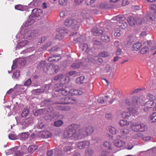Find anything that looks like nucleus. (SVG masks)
<instances>
[{
    "instance_id": "33",
    "label": "nucleus",
    "mask_w": 156,
    "mask_h": 156,
    "mask_svg": "<svg viewBox=\"0 0 156 156\" xmlns=\"http://www.w3.org/2000/svg\"><path fill=\"white\" fill-rule=\"evenodd\" d=\"M44 138H47L51 136L52 134L49 131H47L44 132L42 135Z\"/></svg>"
},
{
    "instance_id": "43",
    "label": "nucleus",
    "mask_w": 156,
    "mask_h": 156,
    "mask_svg": "<svg viewBox=\"0 0 156 156\" xmlns=\"http://www.w3.org/2000/svg\"><path fill=\"white\" fill-rule=\"evenodd\" d=\"M94 153L93 151L90 149H87L86 152V156H90L92 155Z\"/></svg>"
},
{
    "instance_id": "8",
    "label": "nucleus",
    "mask_w": 156,
    "mask_h": 156,
    "mask_svg": "<svg viewBox=\"0 0 156 156\" xmlns=\"http://www.w3.org/2000/svg\"><path fill=\"white\" fill-rule=\"evenodd\" d=\"M143 47L141 49L140 52L141 54H145L148 52L149 48L151 47L150 48L151 50H153L155 49L156 47L153 46V44L151 41H147L144 42L142 44Z\"/></svg>"
},
{
    "instance_id": "53",
    "label": "nucleus",
    "mask_w": 156,
    "mask_h": 156,
    "mask_svg": "<svg viewBox=\"0 0 156 156\" xmlns=\"http://www.w3.org/2000/svg\"><path fill=\"white\" fill-rule=\"evenodd\" d=\"M59 3L61 5H65L67 2V0H59Z\"/></svg>"
},
{
    "instance_id": "52",
    "label": "nucleus",
    "mask_w": 156,
    "mask_h": 156,
    "mask_svg": "<svg viewBox=\"0 0 156 156\" xmlns=\"http://www.w3.org/2000/svg\"><path fill=\"white\" fill-rule=\"evenodd\" d=\"M15 9L17 10L22 11L23 9V8L22 5H18L15 6Z\"/></svg>"
},
{
    "instance_id": "48",
    "label": "nucleus",
    "mask_w": 156,
    "mask_h": 156,
    "mask_svg": "<svg viewBox=\"0 0 156 156\" xmlns=\"http://www.w3.org/2000/svg\"><path fill=\"white\" fill-rule=\"evenodd\" d=\"M27 41H23L21 42H20L18 44V46L20 47H22L25 46L26 44L27 43Z\"/></svg>"
},
{
    "instance_id": "40",
    "label": "nucleus",
    "mask_w": 156,
    "mask_h": 156,
    "mask_svg": "<svg viewBox=\"0 0 156 156\" xmlns=\"http://www.w3.org/2000/svg\"><path fill=\"white\" fill-rule=\"evenodd\" d=\"M150 119L152 122L156 121V112H154L151 115Z\"/></svg>"
},
{
    "instance_id": "7",
    "label": "nucleus",
    "mask_w": 156,
    "mask_h": 156,
    "mask_svg": "<svg viewBox=\"0 0 156 156\" xmlns=\"http://www.w3.org/2000/svg\"><path fill=\"white\" fill-rule=\"evenodd\" d=\"M65 25L67 27L72 26V29L73 31L77 30L79 27L80 23L77 21L71 19H66L64 22Z\"/></svg>"
},
{
    "instance_id": "4",
    "label": "nucleus",
    "mask_w": 156,
    "mask_h": 156,
    "mask_svg": "<svg viewBox=\"0 0 156 156\" xmlns=\"http://www.w3.org/2000/svg\"><path fill=\"white\" fill-rule=\"evenodd\" d=\"M78 132L79 137L80 139L86 137L88 135L92 134L94 132V127L91 126H89L86 127L82 129H80Z\"/></svg>"
},
{
    "instance_id": "60",
    "label": "nucleus",
    "mask_w": 156,
    "mask_h": 156,
    "mask_svg": "<svg viewBox=\"0 0 156 156\" xmlns=\"http://www.w3.org/2000/svg\"><path fill=\"white\" fill-rule=\"evenodd\" d=\"M31 83V81L30 79H28L24 83V85L29 86L30 85Z\"/></svg>"
},
{
    "instance_id": "50",
    "label": "nucleus",
    "mask_w": 156,
    "mask_h": 156,
    "mask_svg": "<svg viewBox=\"0 0 156 156\" xmlns=\"http://www.w3.org/2000/svg\"><path fill=\"white\" fill-rule=\"evenodd\" d=\"M149 7L151 9L154 11V14L156 15V5L151 4L149 6Z\"/></svg>"
},
{
    "instance_id": "56",
    "label": "nucleus",
    "mask_w": 156,
    "mask_h": 156,
    "mask_svg": "<svg viewBox=\"0 0 156 156\" xmlns=\"http://www.w3.org/2000/svg\"><path fill=\"white\" fill-rule=\"evenodd\" d=\"M99 156H113V155H108V153L107 151H104Z\"/></svg>"
},
{
    "instance_id": "19",
    "label": "nucleus",
    "mask_w": 156,
    "mask_h": 156,
    "mask_svg": "<svg viewBox=\"0 0 156 156\" xmlns=\"http://www.w3.org/2000/svg\"><path fill=\"white\" fill-rule=\"evenodd\" d=\"M91 61L94 63L99 65L101 64L103 62L102 59L98 56H95L91 59Z\"/></svg>"
},
{
    "instance_id": "39",
    "label": "nucleus",
    "mask_w": 156,
    "mask_h": 156,
    "mask_svg": "<svg viewBox=\"0 0 156 156\" xmlns=\"http://www.w3.org/2000/svg\"><path fill=\"white\" fill-rule=\"evenodd\" d=\"M63 123V122L61 120L55 121L54 123V125L55 126L59 127L61 126Z\"/></svg>"
},
{
    "instance_id": "57",
    "label": "nucleus",
    "mask_w": 156,
    "mask_h": 156,
    "mask_svg": "<svg viewBox=\"0 0 156 156\" xmlns=\"http://www.w3.org/2000/svg\"><path fill=\"white\" fill-rule=\"evenodd\" d=\"M111 69V67L109 65L107 64L106 65L105 69V71L107 73Z\"/></svg>"
},
{
    "instance_id": "54",
    "label": "nucleus",
    "mask_w": 156,
    "mask_h": 156,
    "mask_svg": "<svg viewBox=\"0 0 156 156\" xmlns=\"http://www.w3.org/2000/svg\"><path fill=\"white\" fill-rule=\"evenodd\" d=\"M147 98L148 99L150 100H149L155 101V97L151 94H148Z\"/></svg>"
},
{
    "instance_id": "29",
    "label": "nucleus",
    "mask_w": 156,
    "mask_h": 156,
    "mask_svg": "<svg viewBox=\"0 0 156 156\" xmlns=\"http://www.w3.org/2000/svg\"><path fill=\"white\" fill-rule=\"evenodd\" d=\"M127 129H122L121 130V134L119 135V136L120 137L122 138H126V134L127 133Z\"/></svg>"
},
{
    "instance_id": "12",
    "label": "nucleus",
    "mask_w": 156,
    "mask_h": 156,
    "mask_svg": "<svg viewBox=\"0 0 156 156\" xmlns=\"http://www.w3.org/2000/svg\"><path fill=\"white\" fill-rule=\"evenodd\" d=\"M127 22L131 26H135V25H139L142 24L144 22L142 19L134 18L132 16H130L128 18Z\"/></svg>"
},
{
    "instance_id": "13",
    "label": "nucleus",
    "mask_w": 156,
    "mask_h": 156,
    "mask_svg": "<svg viewBox=\"0 0 156 156\" xmlns=\"http://www.w3.org/2000/svg\"><path fill=\"white\" fill-rule=\"evenodd\" d=\"M132 130L135 132L144 131L146 129V126L144 124H133L131 126Z\"/></svg>"
},
{
    "instance_id": "22",
    "label": "nucleus",
    "mask_w": 156,
    "mask_h": 156,
    "mask_svg": "<svg viewBox=\"0 0 156 156\" xmlns=\"http://www.w3.org/2000/svg\"><path fill=\"white\" fill-rule=\"evenodd\" d=\"M64 30H61L59 32H58L56 34V38L59 40H61L64 38L63 34L64 33Z\"/></svg>"
},
{
    "instance_id": "5",
    "label": "nucleus",
    "mask_w": 156,
    "mask_h": 156,
    "mask_svg": "<svg viewBox=\"0 0 156 156\" xmlns=\"http://www.w3.org/2000/svg\"><path fill=\"white\" fill-rule=\"evenodd\" d=\"M126 20V17L121 15L115 16L112 19V20L116 21L118 26L122 29H125L127 28V23Z\"/></svg>"
},
{
    "instance_id": "16",
    "label": "nucleus",
    "mask_w": 156,
    "mask_h": 156,
    "mask_svg": "<svg viewBox=\"0 0 156 156\" xmlns=\"http://www.w3.org/2000/svg\"><path fill=\"white\" fill-rule=\"evenodd\" d=\"M43 12L42 10L40 9H35L32 11L31 16L33 17H38Z\"/></svg>"
},
{
    "instance_id": "45",
    "label": "nucleus",
    "mask_w": 156,
    "mask_h": 156,
    "mask_svg": "<svg viewBox=\"0 0 156 156\" xmlns=\"http://www.w3.org/2000/svg\"><path fill=\"white\" fill-rule=\"evenodd\" d=\"M119 124L121 126H126L127 125V120L126 119L121 120L119 122Z\"/></svg>"
},
{
    "instance_id": "34",
    "label": "nucleus",
    "mask_w": 156,
    "mask_h": 156,
    "mask_svg": "<svg viewBox=\"0 0 156 156\" xmlns=\"http://www.w3.org/2000/svg\"><path fill=\"white\" fill-rule=\"evenodd\" d=\"M51 42L49 41L46 44L43 45L41 46V49H42V51L45 50L48 47H50L51 45Z\"/></svg>"
},
{
    "instance_id": "21",
    "label": "nucleus",
    "mask_w": 156,
    "mask_h": 156,
    "mask_svg": "<svg viewBox=\"0 0 156 156\" xmlns=\"http://www.w3.org/2000/svg\"><path fill=\"white\" fill-rule=\"evenodd\" d=\"M114 144L117 147H120L125 145V143L121 140H115L114 142Z\"/></svg>"
},
{
    "instance_id": "36",
    "label": "nucleus",
    "mask_w": 156,
    "mask_h": 156,
    "mask_svg": "<svg viewBox=\"0 0 156 156\" xmlns=\"http://www.w3.org/2000/svg\"><path fill=\"white\" fill-rule=\"evenodd\" d=\"M29 111L27 108H25L23 109L21 114V116L23 117H26L29 114Z\"/></svg>"
},
{
    "instance_id": "15",
    "label": "nucleus",
    "mask_w": 156,
    "mask_h": 156,
    "mask_svg": "<svg viewBox=\"0 0 156 156\" xmlns=\"http://www.w3.org/2000/svg\"><path fill=\"white\" fill-rule=\"evenodd\" d=\"M90 144V142L87 141H81L78 143L77 146L79 148L81 149L87 148Z\"/></svg>"
},
{
    "instance_id": "42",
    "label": "nucleus",
    "mask_w": 156,
    "mask_h": 156,
    "mask_svg": "<svg viewBox=\"0 0 156 156\" xmlns=\"http://www.w3.org/2000/svg\"><path fill=\"white\" fill-rule=\"evenodd\" d=\"M121 34L120 33V30L118 28H116L115 29V32L114 33V35L115 37H118L120 36Z\"/></svg>"
},
{
    "instance_id": "62",
    "label": "nucleus",
    "mask_w": 156,
    "mask_h": 156,
    "mask_svg": "<svg viewBox=\"0 0 156 156\" xmlns=\"http://www.w3.org/2000/svg\"><path fill=\"white\" fill-rule=\"evenodd\" d=\"M112 115L110 113L107 114L105 115L106 118L108 120H111L112 119Z\"/></svg>"
},
{
    "instance_id": "3",
    "label": "nucleus",
    "mask_w": 156,
    "mask_h": 156,
    "mask_svg": "<svg viewBox=\"0 0 156 156\" xmlns=\"http://www.w3.org/2000/svg\"><path fill=\"white\" fill-rule=\"evenodd\" d=\"M46 62L45 61H41L38 63L37 67L40 68H43V70L45 73H48L50 74L53 73H57L59 70V67L58 66L52 65L51 66L49 67L48 69H47V71L45 70V69L47 68L46 67Z\"/></svg>"
},
{
    "instance_id": "27",
    "label": "nucleus",
    "mask_w": 156,
    "mask_h": 156,
    "mask_svg": "<svg viewBox=\"0 0 156 156\" xmlns=\"http://www.w3.org/2000/svg\"><path fill=\"white\" fill-rule=\"evenodd\" d=\"M104 146L107 149L111 150L112 149V144L109 142L105 141L103 144Z\"/></svg>"
},
{
    "instance_id": "1",
    "label": "nucleus",
    "mask_w": 156,
    "mask_h": 156,
    "mask_svg": "<svg viewBox=\"0 0 156 156\" xmlns=\"http://www.w3.org/2000/svg\"><path fill=\"white\" fill-rule=\"evenodd\" d=\"M73 101L72 98L69 97H64L61 98L59 101L56 104H58L55 106L56 109L63 111H67L70 109L68 106H62L60 104H69L73 103Z\"/></svg>"
},
{
    "instance_id": "38",
    "label": "nucleus",
    "mask_w": 156,
    "mask_h": 156,
    "mask_svg": "<svg viewBox=\"0 0 156 156\" xmlns=\"http://www.w3.org/2000/svg\"><path fill=\"white\" fill-rule=\"evenodd\" d=\"M99 55L102 57H107L109 56V54L107 52L102 51L99 54Z\"/></svg>"
},
{
    "instance_id": "2",
    "label": "nucleus",
    "mask_w": 156,
    "mask_h": 156,
    "mask_svg": "<svg viewBox=\"0 0 156 156\" xmlns=\"http://www.w3.org/2000/svg\"><path fill=\"white\" fill-rule=\"evenodd\" d=\"M137 96L133 97L129 102H127V105L130 106V108L127 107V110L129 114L135 113L136 112V109L140 107V101Z\"/></svg>"
},
{
    "instance_id": "30",
    "label": "nucleus",
    "mask_w": 156,
    "mask_h": 156,
    "mask_svg": "<svg viewBox=\"0 0 156 156\" xmlns=\"http://www.w3.org/2000/svg\"><path fill=\"white\" fill-rule=\"evenodd\" d=\"M20 136L21 139L22 140H25L29 136V133L28 132L23 133H20Z\"/></svg>"
},
{
    "instance_id": "24",
    "label": "nucleus",
    "mask_w": 156,
    "mask_h": 156,
    "mask_svg": "<svg viewBox=\"0 0 156 156\" xmlns=\"http://www.w3.org/2000/svg\"><path fill=\"white\" fill-rule=\"evenodd\" d=\"M77 33H78L76 31L75 33H73V34L70 35V36L71 37H74L73 40L74 41H75L76 42H80L81 41V38L80 37L77 36Z\"/></svg>"
},
{
    "instance_id": "25",
    "label": "nucleus",
    "mask_w": 156,
    "mask_h": 156,
    "mask_svg": "<svg viewBox=\"0 0 156 156\" xmlns=\"http://www.w3.org/2000/svg\"><path fill=\"white\" fill-rule=\"evenodd\" d=\"M142 45V44L140 42L136 43L132 46L133 50L138 51L141 47Z\"/></svg>"
},
{
    "instance_id": "17",
    "label": "nucleus",
    "mask_w": 156,
    "mask_h": 156,
    "mask_svg": "<svg viewBox=\"0 0 156 156\" xmlns=\"http://www.w3.org/2000/svg\"><path fill=\"white\" fill-rule=\"evenodd\" d=\"M69 93L68 94L69 95L73 96L74 95H80L82 94L83 92L78 90L71 89L69 91Z\"/></svg>"
},
{
    "instance_id": "63",
    "label": "nucleus",
    "mask_w": 156,
    "mask_h": 156,
    "mask_svg": "<svg viewBox=\"0 0 156 156\" xmlns=\"http://www.w3.org/2000/svg\"><path fill=\"white\" fill-rule=\"evenodd\" d=\"M50 85H45L44 88V91L46 92H48L49 90L50 89Z\"/></svg>"
},
{
    "instance_id": "64",
    "label": "nucleus",
    "mask_w": 156,
    "mask_h": 156,
    "mask_svg": "<svg viewBox=\"0 0 156 156\" xmlns=\"http://www.w3.org/2000/svg\"><path fill=\"white\" fill-rule=\"evenodd\" d=\"M98 102L100 103L103 104L105 102V100L101 98H99L98 100Z\"/></svg>"
},
{
    "instance_id": "31",
    "label": "nucleus",
    "mask_w": 156,
    "mask_h": 156,
    "mask_svg": "<svg viewBox=\"0 0 156 156\" xmlns=\"http://www.w3.org/2000/svg\"><path fill=\"white\" fill-rule=\"evenodd\" d=\"M37 146L36 145L30 146L28 147V151L29 152L33 153L37 149Z\"/></svg>"
},
{
    "instance_id": "46",
    "label": "nucleus",
    "mask_w": 156,
    "mask_h": 156,
    "mask_svg": "<svg viewBox=\"0 0 156 156\" xmlns=\"http://www.w3.org/2000/svg\"><path fill=\"white\" fill-rule=\"evenodd\" d=\"M127 105L126 99L125 98L123 101L120 103V106L122 107L126 108Z\"/></svg>"
},
{
    "instance_id": "28",
    "label": "nucleus",
    "mask_w": 156,
    "mask_h": 156,
    "mask_svg": "<svg viewBox=\"0 0 156 156\" xmlns=\"http://www.w3.org/2000/svg\"><path fill=\"white\" fill-rule=\"evenodd\" d=\"M80 125L79 124H72L71 125L69 126V128H71L74 131H76L75 130L80 128Z\"/></svg>"
},
{
    "instance_id": "49",
    "label": "nucleus",
    "mask_w": 156,
    "mask_h": 156,
    "mask_svg": "<svg viewBox=\"0 0 156 156\" xmlns=\"http://www.w3.org/2000/svg\"><path fill=\"white\" fill-rule=\"evenodd\" d=\"M80 64L79 62L77 63H74L71 66V67L73 69H77L79 68Z\"/></svg>"
},
{
    "instance_id": "26",
    "label": "nucleus",
    "mask_w": 156,
    "mask_h": 156,
    "mask_svg": "<svg viewBox=\"0 0 156 156\" xmlns=\"http://www.w3.org/2000/svg\"><path fill=\"white\" fill-rule=\"evenodd\" d=\"M80 47L82 48V50L83 51H84L85 52H88L89 50L88 45L86 44H81Z\"/></svg>"
},
{
    "instance_id": "51",
    "label": "nucleus",
    "mask_w": 156,
    "mask_h": 156,
    "mask_svg": "<svg viewBox=\"0 0 156 156\" xmlns=\"http://www.w3.org/2000/svg\"><path fill=\"white\" fill-rule=\"evenodd\" d=\"M152 137L150 136H146L142 137V139L144 141H148L151 140Z\"/></svg>"
},
{
    "instance_id": "14",
    "label": "nucleus",
    "mask_w": 156,
    "mask_h": 156,
    "mask_svg": "<svg viewBox=\"0 0 156 156\" xmlns=\"http://www.w3.org/2000/svg\"><path fill=\"white\" fill-rule=\"evenodd\" d=\"M156 103L154 101L149 100L147 101L145 104V107L144 108V110L147 112L149 109H152V107L155 106Z\"/></svg>"
},
{
    "instance_id": "18",
    "label": "nucleus",
    "mask_w": 156,
    "mask_h": 156,
    "mask_svg": "<svg viewBox=\"0 0 156 156\" xmlns=\"http://www.w3.org/2000/svg\"><path fill=\"white\" fill-rule=\"evenodd\" d=\"M155 18V17L154 16L152 13L151 12H148L147 13L146 17H144L143 18V21L144 23V22L147 21L148 20H152Z\"/></svg>"
},
{
    "instance_id": "59",
    "label": "nucleus",
    "mask_w": 156,
    "mask_h": 156,
    "mask_svg": "<svg viewBox=\"0 0 156 156\" xmlns=\"http://www.w3.org/2000/svg\"><path fill=\"white\" fill-rule=\"evenodd\" d=\"M79 74V73L78 72L76 73L75 71H71L69 73V74L70 75H74V76H76L77 74L78 75Z\"/></svg>"
},
{
    "instance_id": "9",
    "label": "nucleus",
    "mask_w": 156,
    "mask_h": 156,
    "mask_svg": "<svg viewBox=\"0 0 156 156\" xmlns=\"http://www.w3.org/2000/svg\"><path fill=\"white\" fill-rule=\"evenodd\" d=\"M33 118L31 117L20 120L19 121L17 120L18 124L20 125V127L22 129H25L30 124L33 123Z\"/></svg>"
},
{
    "instance_id": "41",
    "label": "nucleus",
    "mask_w": 156,
    "mask_h": 156,
    "mask_svg": "<svg viewBox=\"0 0 156 156\" xmlns=\"http://www.w3.org/2000/svg\"><path fill=\"white\" fill-rule=\"evenodd\" d=\"M20 75V71L19 70L16 71L13 73L12 77L13 79H17L19 78Z\"/></svg>"
},
{
    "instance_id": "35",
    "label": "nucleus",
    "mask_w": 156,
    "mask_h": 156,
    "mask_svg": "<svg viewBox=\"0 0 156 156\" xmlns=\"http://www.w3.org/2000/svg\"><path fill=\"white\" fill-rule=\"evenodd\" d=\"M92 32L93 33V35L96 36L100 35L103 32V31L101 30H97L94 31L93 29H92Z\"/></svg>"
},
{
    "instance_id": "55",
    "label": "nucleus",
    "mask_w": 156,
    "mask_h": 156,
    "mask_svg": "<svg viewBox=\"0 0 156 156\" xmlns=\"http://www.w3.org/2000/svg\"><path fill=\"white\" fill-rule=\"evenodd\" d=\"M96 0H86V3L87 5H91L94 3Z\"/></svg>"
},
{
    "instance_id": "20",
    "label": "nucleus",
    "mask_w": 156,
    "mask_h": 156,
    "mask_svg": "<svg viewBox=\"0 0 156 156\" xmlns=\"http://www.w3.org/2000/svg\"><path fill=\"white\" fill-rule=\"evenodd\" d=\"M66 79V76L62 75H59L55 76L54 77V80L56 81H59L63 82L65 81Z\"/></svg>"
},
{
    "instance_id": "47",
    "label": "nucleus",
    "mask_w": 156,
    "mask_h": 156,
    "mask_svg": "<svg viewBox=\"0 0 156 156\" xmlns=\"http://www.w3.org/2000/svg\"><path fill=\"white\" fill-rule=\"evenodd\" d=\"M9 138L12 140H16L17 138V136L14 134H10L9 136Z\"/></svg>"
},
{
    "instance_id": "6",
    "label": "nucleus",
    "mask_w": 156,
    "mask_h": 156,
    "mask_svg": "<svg viewBox=\"0 0 156 156\" xmlns=\"http://www.w3.org/2000/svg\"><path fill=\"white\" fill-rule=\"evenodd\" d=\"M79 132V130H77V131H74L71 128H69V126H67V128L66 129L64 133V136L65 138H69L72 136H73L74 138L77 139H79V137L78 132Z\"/></svg>"
},
{
    "instance_id": "61",
    "label": "nucleus",
    "mask_w": 156,
    "mask_h": 156,
    "mask_svg": "<svg viewBox=\"0 0 156 156\" xmlns=\"http://www.w3.org/2000/svg\"><path fill=\"white\" fill-rule=\"evenodd\" d=\"M71 149V148L70 147L66 146L64 147L63 148L64 151H69Z\"/></svg>"
},
{
    "instance_id": "10",
    "label": "nucleus",
    "mask_w": 156,
    "mask_h": 156,
    "mask_svg": "<svg viewBox=\"0 0 156 156\" xmlns=\"http://www.w3.org/2000/svg\"><path fill=\"white\" fill-rule=\"evenodd\" d=\"M68 90L69 89L66 87L64 89L63 87V84L62 83L56 84L54 86V90L63 95L66 96L68 95L69 93Z\"/></svg>"
},
{
    "instance_id": "44",
    "label": "nucleus",
    "mask_w": 156,
    "mask_h": 156,
    "mask_svg": "<svg viewBox=\"0 0 156 156\" xmlns=\"http://www.w3.org/2000/svg\"><path fill=\"white\" fill-rule=\"evenodd\" d=\"M61 58V57L59 55H53L52 60L53 62H58Z\"/></svg>"
},
{
    "instance_id": "37",
    "label": "nucleus",
    "mask_w": 156,
    "mask_h": 156,
    "mask_svg": "<svg viewBox=\"0 0 156 156\" xmlns=\"http://www.w3.org/2000/svg\"><path fill=\"white\" fill-rule=\"evenodd\" d=\"M109 132L112 134H116L117 130L115 128L112 127V126H110L109 127Z\"/></svg>"
},
{
    "instance_id": "23",
    "label": "nucleus",
    "mask_w": 156,
    "mask_h": 156,
    "mask_svg": "<svg viewBox=\"0 0 156 156\" xmlns=\"http://www.w3.org/2000/svg\"><path fill=\"white\" fill-rule=\"evenodd\" d=\"M101 39L102 41L105 43H108L110 41L109 37L105 34H102L101 37Z\"/></svg>"
},
{
    "instance_id": "32",
    "label": "nucleus",
    "mask_w": 156,
    "mask_h": 156,
    "mask_svg": "<svg viewBox=\"0 0 156 156\" xmlns=\"http://www.w3.org/2000/svg\"><path fill=\"white\" fill-rule=\"evenodd\" d=\"M85 79V77L83 76H81L79 77L76 79V83L80 84L83 83V80Z\"/></svg>"
},
{
    "instance_id": "58",
    "label": "nucleus",
    "mask_w": 156,
    "mask_h": 156,
    "mask_svg": "<svg viewBox=\"0 0 156 156\" xmlns=\"http://www.w3.org/2000/svg\"><path fill=\"white\" fill-rule=\"evenodd\" d=\"M34 92L36 95L39 94H41V92H42L43 91H41V89H37L34 90Z\"/></svg>"
},
{
    "instance_id": "11",
    "label": "nucleus",
    "mask_w": 156,
    "mask_h": 156,
    "mask_svg": "<svg viewBox=\"0 0 156 156\" xmlns=\"http://www.w3.org/2000/svg\"><path fill=\"white\" fill-rule=\"evenodd\" d=\"M18 146H16L11 148L8 151L6 152V154L9 155L11 154H13L14 156H22L24 153L20 150Z\"/></svg>"
}]
</instances>
